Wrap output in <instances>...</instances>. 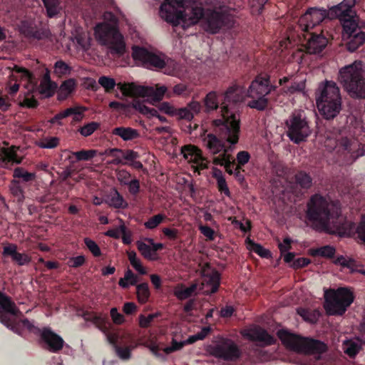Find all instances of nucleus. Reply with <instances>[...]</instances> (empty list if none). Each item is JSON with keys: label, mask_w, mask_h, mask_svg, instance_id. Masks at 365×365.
Instances as JSON below:
<instances>
[{"label": "nucleus", "mask_w": 365, "mask_h": 365, "mask_svg": "<svg viewBox=\"0 0 365 365\" xmlns=\"http://www.w3.org/2000/svg\"><path fill=\"white\" fill-rule=\"evenodd\" d=\"M41 337L49 347V350L56 352L63 346V340L61 336L52 331L50 329L44 328L41 331Z\"/></svg>", "instance_id": "nucleus-21"}, {"label": "nucleus", "mask_w": 365, "mask_h": 365, "mask_svg": "<svg viewBox=\"0 0 365 365\" xmlns=\"http://www.w3.org/2000/svg\"><path fill=\"white\" fill-rule=\"evenodd\" d=\"M103 21L94 27L96 40L106 46L113 54L123 55L125 52V42L118 30V20L110 11L103 15Z\"/></svg>", "instance_id": "nucleus-4"}, {"label": "nucleus", "mask_w": 365, "mask_h": 365, "mask_svg": "<svg viewBox=\"0 0 365 365\" xmlns=\"http://www.w3.org/2000/svg\"><path fill=\"white\" fill-rule=\"evenodd\" d=\"M133 106L135 108L138 109L142 114L146 115L148 118L156 117L158 114V110H155V108H149L140 103H135Z\"/></svg>", "instance_id": "nucleus-54"}, {"label": "nucleus", "mask_w": 365, "mask_h": 365, "mask_svg": "<svg viewBox=\"0 0 365 365\" xmlns=\"http://www.w3.org/2000/svg\"><path fill=\"white\" fill-rule=\"evenodd\" d=\"M22 314L11 299L0 292V322L13 331L21 334L23 329L33 327L27 319H21Z\"/></svg>", "instance_id": "nucleus-8"}, {"label": "nucleus", "mask_w": 365, "mask_h": 365, "mask_svg": "<svg viewBox=\"0 0 365 365\" xmlns=\"http://www.w3.org/2000/svg\"><path fill=\"white\" fill-rule=\"evenodd\" d=\"M244 99L243 91L240 87L230 88L220 101L221 118L216 119L213 124L220 126V136L231 145L238 142L240 131V116L231 110V105Z\"/></svg>", "instance_id": "nucleus-3"}, {"label": "nucleus", "mask_w": 365, "mask_h": 365, "mask_svg": "<svg viewBox=\"0 0 365 365\" xmlns=\"http://www.w3.org/2000/svg\"><path fill=\"white\" fill-rule=\"evenodd\" d=\"M106 202L110 206L115 208H125L128 206V203L125 201L123 196L115 190H113L110 193Z\"/></svg>", "instance_id": "nucleus-34"}, {"label": "nucleus", "mask_w": 365, "mask_h": 365, "mask_svg": "<svg viewBox=\"0 0 365 365\" xmlns=\"http://www.w3.org/2000/svg\"><path fill=\"white\" fill-rule=\"evenodd\" d=\"M118 86L123 95L147 98L153 104L160 101L165 95L169 98L174 96H188L190 93L188 86L184 83L175 85L172 92H168V88L160 84H155V86H143L134 83H119Z\"/></svg>", "instance_id": "nucleus-5"}, {"label": "nucleus", "mask_w": 365, "mask_h": 365, "mask_svg": "<svg viewBox=\"0 0 365 365\" xmlns=\"http://www.w3.org/2000/svg\"><path fill=\"white\" fill-rule=\"evenodd\" d=\"M197 285L192 284L190 287H185L183 285H178L174 289V294L179 299H185L195 293Z\"/></svg>", "instance_id": "nucleus-35"}, {"label": "nucleus", "mask_w": 365, "mask_h": 365, "mask_svg": "<svg viewBox=\"0 0 365 365\" xmlns=\"http://www.w3.org/2000/svg\"><path fill=\"white\" fill-rule=\"evenodd\" d=\"M0 157L3 161L13 162L20 163L21 160L17 159L16 147H0Z\"/></svg>", "instance_id": "nucleus-36"}, {"label": "nucleus", "mask_w": 365, "mask_h": 365, "mask_svg": "<svg viewBox=\"0 0 365 365\" xmlns=\"http://www.w3.org/2000/svg\"><path fill=\"white\" fill-rule=\"evenodd\" d=\"M326 17H328V11L312 8L299 19V24L302 31H308L319 24Z\"/></svg>", "instance_id": "nucleus-16"}, {"label": "nucleus", "mask_w": 365, "mask_h": 365, "mask_svg": "<svg viewBox=\"0 0 365 365\" xmlns=\"http://www.w3.org/2000/svg\"><path fill=\"white\" fill-rule=\"evenodd\" d=\"M112 134L118 135L123 140H131L139 137V133L137 130L130 127H118L112 130Z\"/></svg>", "instance_id": "nucleus-30"}, {"label": "nucleus", "mask_w": 365, "mask_h": 365, "mask_svg": "<svg viewBox=\"0 0 365 365\" xmlns=\"http://www.w3.org/2000/svg\"><path fill=\"white\" fill-rule=\"evenodd\" d=\"M227 152L228 149L224 150V153L213 158L212 163L215 165L224 166L226 172L230 175H232L233 173V170L232 169L231 166L233 165L235 163L232 155Z\"/></svg>", "instance_id": "nucleus-26"}, {"label": "nucleus", "mask_w": 365, "mask_h": 365, "mask_svg": "<svg viewBox=\"0 0 365 365\" xmlns=\"http://www.w3.org/2000/svg\"><path fill=\"white\" fill-rule=\"evenodd\" d=\"M97 153L96 150H82L77 152H73L72 154L78 160H88L93 158Z\"/></svg>", "instance_id": "nucleus-53"}, {"label": "nucleus", "mask_w": 365, "mask_h": 365, "mask_svg": "<svg viewBox=\"0 0 365 365\" xmlns=\"http://www.w3.org/2000/svg\"><path fill=\"white\" fill-rule=\"evenodd\" d=\"M98 125V123L91 122L81 128L79 132L82 135L87 137L93 134L97 130Z\"/></svg>", "instance_id": "nucleus-56"}, {"label": "nucleus", "mask_w": 365, "mask_h": 365, "mask_svg": "<svg viewBox=\"0 0 365 365\" xmlns=\"http://www.w3.org/2000/svg\"><path fill=\"white\" fill-rule=\"evenodd\" d=\"M250 159V155L247 151H240L237 154V165L235 168L236 175L240 173L241 167L247 164Z\"/></svg>", "instance_id": "nucleus-50"}, {"label": "nucleus", "mask_w": 365, "mask_h": 365, "mask_svg": "<svg viewBox=\"0 0 365 365\" xmlns=\"http://www.w3.org/2000/svg\"><path fill=\"white\" fill-rule=\"evenodd\" d=\"M79 46L83 50H88L91 46V38L88 34L82 33L76 37Z\"/></svg>", "instance_id": "nucleus-55"}, {"label": "nucleus", "mask_w": 365, "mask_h": 365, "mask_svg": "<svg viewBox=\"0 0 365 365\" xmlns=\"http://www.w3.org/2000/svg\"><path fill=\"white\" fill-rule=\"evenodd\" d=\"M358 239L365 245V215H362L359 225L356 228Z\"/></svg>", "instance_id": "nucleus-57"}, {"label": "nucleus", "mask_w": 365, "mask_h": 365, "mask_svg": "<svg viewBox=\"0 0 365 365\" xmlns=\"http://www.w3.org/2000/svg\"><path fill=\"white\" fill-rule=\"evenodd\" d=\"M60 143V139L56 136H47L41 138L36 143V145L44 149H53L56 148Z\"/></svg>", "instance_id": "nucleus-38"}, {"label": "nucleus", "mask_w": 365, "mask_h": 365, "mask_svg": "<svg viewBox=\"0 0 365 365\" xmlns=\"http://www.w3.org/2000/svg\"><path fill=\"white\" fill-rule=\"evenodd\" d=\"M136 294L140 303L144 304L150 297V290L147 283H142L136 287Z\"/></svg>", "instance_id": "nucleus-42"}, {"label": "nucleus", "mask_w": 365, "mask_h": 365, "mask_svg": "<svg viewBox=\"0 0 365 365\" xmlns=\"http://www.w3.org/2000/svg\"><path fill=\"white\" fill-rule=\"evenodd\" d=\"M242 335L251 341H257L266 345H270L274 343V337L259 327L244 330Z\"/></svg>", "instance_id": "nucleus-20"}, {"label": "nucleus", "mask_w": 365, "mask_h": 365, "mask_svg": "<svg viewBox=\"0 0 365 365\" xmlns=\"http://www.w3.org/2000/svg\"><path fill=\"white\" fill-rule=\"evenodd\" d=\"M346 46L349 51L353 52L365 42V32L359 31L358 32L346 37Z\"/></svg>", "instance_id": "nucleus-28"}, {"label": "nucleus", "mask_w": 365, "mask_h": 365, "mask_svg": "<svg viewBox=\"0 0 365 365\" xmlns=\"http://www.w3.org/2000/svg\"><path fill=\"white\" fill-rule=\"evenodd\" d=\"M307 217L317 230L339 236L349 235L354 224L341 214L337 201L320 194L312 195L307 205Z\"/></svg>", "instance_id": "nucleus-1"}, {"label": "nucleus", "mask_w": 365, "mask_h": 365, "mask_svg": "<svg viewBox=\"0 0 365 365\" xmlns=\"http://www.w3.org/2000/svg\"><path fill=\"white\" fill-rule=\"evenodd\" d=\"M295 180L303 188H309L312 185V178L304 171H300L296 174Z\"/></svg>", "instance_id": "nucleus-46"}, {"label": "nucleus", "mask_w": 365, "mask_h": 365, "mask_svg": "<svg viewBox=\"0 0 365 365\" xmlns=\"http://www.w3.org/2000/svg\"><path fill=\"white\" fill-rule=\"evenodd\" d=\"M138 281V277L130 269L125 271L124 277L119 280V285L123 288H128L135 285Z\"/></svg>", "instance_id": "nucleus-39"}, {"label": "nucleus", "mask_w": 365, "mask_h": 365, "mask_svg": "<svg viewBox=\"0 0 365 365\" xmlns=\"http://www.w3.org/2000/svg\"><path fill=\"white\" fill-rule=\"evenodd\" d=\"M356 0H344L339 4L332 6L328 11V18L339 19L340 21L349 18H354L355 11L353 8Z\"/></svg>", "instance_id": "nucleus-18"}, {"label": "nucleus", "mask_w": 365, "mask_h": 365, "mask_svg": "<svg viewBox=\"0 0 365 365\" xmlns=\"http://www.w3.org/2000/svg\"><path fill=\"white\" fill-rule=\"evenodd\" d=\"M103 158V160H106L107 164L118 165L122 163L123 150L118 148L107 149L103 153H100Z\"/></svg>", "instance_id": "nucleus-27"}, {"label": "nucleus", "mask_w": 365, "mask_h": 365, "mask_svg": "<svg viewBox=\"0 0 365 365\" xmlns=\"http://www.w3.org/2000/svg\"><path fill=\"white\" fill-rule=\"evenodd\" d=\"M215 126L217 128L220 138H217L213 134H208L203 139V143L205 147L214 155L219 153L222 150L224 152V150L226 148H225L223 141L227 142L225 139L222 138L220 136V126ZM227 143L229 142L227 141Z\"/></svg>", "instance_id": "nucleus-22"}, {"label": "nucleus", "mask_w": 365, "mask_h": 365, "mask_svg": "<svg viewBox=\"0 0 365 365\" xmlns=\"http://www.w3.org/2000/svg\"><path fill=\"white\" fill-rule=\"evenodd\" d=\"M202 281L201 289L205 294L215 292L220 285V274L208 265H206L202 270Z\"/></svg>", "instance_id": "nucleus-17"}, {"label": "nucleus", "mask_w": 365, "mask_h": 365, "mask_svg": "<svg viewBox=\"0 0 365 365\" xmlns=\"http://www.w3.org/2000/svg\"><path fill=\"white\" fill-rule=\"evenodd\" d=\"M205 9L197 0H165L160 6V16L174 26H194L202 20Z\"/></svg>", "instance_id": "nucleus-2"}, {"label": "nucleus", "mask_w": 365, "mask_h": 365, "mask_svg": "<svg viewBox=\"0 0 365 365\" xmlns=\"http://www.w3.org/2000/svg\"><path fill=\"white\" fill-rule=\"evenodd\" d=\"M247 248L262 257L269 258L271 257L270 252L268 250L264 249L262 246L259 244L255 243L250 239L247 240Z\"/></svg>", "instance_id": "nucleus-44"}, {"label": "nucleus", "mask_w": 365, "mask_h": 365, "mask_svg": "<svg viewBox=\"0 0 365 365\" xmlns=\"http://www.w3.org/2000/svg\"><path fill=\"white\" fill-rule=\"evenodd\" d=\"M324 309L329 315H342L354 302L353 292L346 287L329 289L324 293Z\"/></svg>", "instance_id": "nucleus-11"}, {"label": "nucleus", "mask_w": 365, "mask_h": 365, "mask_svg": "<svg viewBox=\"0 0 365 365\" xmlns=\"http://www.w3.org/2000/svg\"><path fill=\"white\" fill-rule=\"evenodd\" d=\"M158 316L157 314H151L145 317L144 315L139 316V326L142 328H147L150 326V323Z\"/></svg>", "instance_id": "nucleus-64"}, {"label": "nucleus", "mask_w": 365, "mask_h": 365, "mask_svg": "<svg viewBox=\"0 0 365 365\" xmlns=\"http://www.w3.org/2000/svg\"><path fill=\"white\" fill-rule=\"evenodd\" d=\"M132 56L139 64L148 68H163L164 73L168 75H176L178 65L173 60H167L155 53L148 51L147 49L138 46L133 47Z\"/></svg>", "instance_id": "nucleus-10"}, {"label": "nucleus", "mask_w": 365, "mask_h": 365, "mask_svg": "<svg viewBox=\"0 0 365 365\" xmlns=\"http://www.w3.org/2000/svg\"><path fill=\"white\" fill-rule=\"evenodd\" d=\"M344 352L350 357L355 356L361 349V344L358 339H348L342 344Z\"/></svg>", "instance_id": "nucleus-32"}, {"label": "nucleus", "mask_w": 365, "mask_h": 365, "mask_svg": "<svg viewBox=\"0 0 365 365\" xmlns=\"http://www.w3.org/2000/svg\"><path fill=\"white\" fill-rule=\"evenodd\" d=\"M305 88V83L304 81L294 82L287 89H284V92L288 94H292L297 92H302Z\"/></svg>", "instance_id": "nucleus-60"}, {"label": "nucleus", "mask_w": 365, "mask_h": 365, "mask_svg": "<svg viewBox=\"0 0 365 365\" xmlns=\"http://www.w3.org/2000/svg\"><path fill=\"white\" fill-rule=\"evenodd\" d=\"M205 105L207 110H215L219 106V97L215 92H210L205 98Z\"/></svg>", "instance_id": "nucleus-45"}, {"label": "nucleus", "mask_w": 365, "mask_h": 365, "mask_svg": "<svg viewBox=\"0 0 365 365\" xmlns=\"http://www.w3.org/2000/svg\"><path fill=\"white\" fill-rule=\"evenodd\" d=\"M86 321H91L98 327L100 328L101 325L103 323V319L96 313H86L83 315Z\"/></svg>", "instance_id": "nucleus-63"}, {"label": "nucleus", "mask_w": 365, "mask_h": 365, "mask_svg": "<svg viewBox=\"0 0 365 365\" xmlns=\"http://www.w3.org/2000/svg\"><path fill=\"white\" fill-rule=\"evenodd\" d=\"M327 40L322 35H313L307 43V51L309 53L321 52L327 46Z\"/></svg>", "instance_id": "nucleus-23"}, {"label": "nucleus", "mask_w": 365, "mask_h": 365, "mask_svg": "<svg viewBox=\"0 0 365 365\" xmlns=\"http://www.w3.org/2000/svg\"><path fill=\"white\" fill-rule=\"evenodd\" d=\"M297 312L305 321L310 323H315L320 315L317 310L309 311L304 309H299Z\"/></svg>", "instance_id": "nucleus-47"}, {"label": "nucleus", "mask_w": 365, "mask_h": 365, "mask_svg": "<svg viewBox=\"0 0 365 365\" xmlns=\"http://www.w3.org/2000/svg\"><path fill=\"white\" fill-rule=\"evenodd\" d=\"M340 21L341 22L343 26L344 39L360 31V29L358 26V24L356 21V20H354V18H349L344 20H341Z\"/></svg>", "instance_id": "nucleus-33"}, {"label": "nucleus", "mask_w": 365, "mask_h": 365, "mask_svg": "<svg viewBox=\"0 0 365 365\" xmlns=\"http://www.w3.org/2000/svg\"><path fill=\"white\" fill-rule=\"evenodd\" d=\"M214 354L225 360H233L239 357L240 351L233 341L226 340L215 348Z\"/></svg>", "instance_id": "nucleus-19"}, {"label": "nucleus", "mask_w": 365, "mask_h": 365, "mask_svg": "<svg viewBox=\"0 0 365 365\" xmlns=\"http://www.w3.org/2000/svg\"><path fill=\"white\" fill-rule=\"evenodd\" d=\"M84 108L82 107H72L68 108L59 113L56 114L52 119H51L50 122L51 123H55L58 120H61L63 118H67L68 116L73 115V120L76 121H79L82 119V115L84 111Z\"/></svg>", "instance_id": "nucleus-24"}, {"label": "nucleus", "mask_w": 365, "mask_h": 365, "mask_svg": "<svg viewBox=\"0 0 365 365\" xmlns=\"http://www.w3.org/2000/svg\"><path fill=\"white\" fill-rule=\"evenodd\" d=\"M277 335L286 347L299 353L320 354L327 350V344L321 341L301 337L286 330L278 331Z\"/></svg>", "instance_id": "nucleus-9"}, {"label": "nucleus", "mask_w": 365, "mask_h": 365, "mask_svg": "<svg viewBox=\"0 0 365 365\" xmlns=\"http://www.w3.org/2000/svg\"><path fill=\"white\" fill-rule=\"evenodd\" d=\"M71 71V67L62 60L57 61L53 66V72L58 77L68 76Z\"/></svg>", "instance_id": "nucleus-40"}, {"label": "nucleus", "mask_w": 365, "mask_h": 365, "mask_svg": "<svg viewBox=\"0 0 365 365\" xmlns=\"http://www.w3.org/2000/svg\"><path fill=\"white\" fill-rule=\"evenodd\" d=\"M339 81L351 97L365 98V67L361 61L341 68Z\"/></svg>", "instance_id": "nucleus-7"}, {"label": "nucleus", "mask_w": 365, "mask_h": 365, "mask_svg": "<svg viewBox=\"0 0 365 365\" xmlns=\"http://www.w3.org/2000/svg\"><path fill=\"white\" fill-rule=\"evenodd\" d=\"M316 103L320 114L326 119L335 118L341 109L339 88L334 81L321 83L316 92Z\"/></svg>", "instance_id": "nucleus-6"}, {"label": "nucleus", "mask_w": 365, "mask_h": 365, "mask_svg": "<svg viewBox=\"0 0 365 365\" xmlns=\"http://www.w3.org/2000/svg\"><path fill=\"white\" fill-rule=\"evenodd\" d=\"M210 331V327H204L202 329V330L197 333L196 334H194L192 336H190L186 339L185 341V344H191L198 340H202L205 339L207 335L209 334Z\"/></svg>", "instance_id": "nucleus-52"}, {"label": "nucleus", "mask_w": 365, "mask_h": 365, "mask_svg": "<svg viewBox=\"0 0 365 365\" xmlns=\"http://www.w3.org/2000/svg\"><path fill=\"white\" fill-rule=\"evenodd\" d=\"M287 136L295 143L306 140L311 134V130L307 121L301 111H295L286 122Z\"/></svg>", "instance_id": "nucleus-13"}, {"label": "nucleus", "mask_w": 365, "mask_h": 365, "mask_svg": "<svg viewBox=\"0 0 365 365\" xmlns=\"http://www.w3.org/2000/svg\"><path fill=\"white\" fill-rule=\"evenodd\" d=\"M77 82L74 78H68L62 82L57 91L58 99L63 101L70 96L76 88Z\"/></svg>", "instance_id": "nucleus-25"}, {"label": "nucleus", "mask_w": 365, "mask_h": 365, "mask_svg": "<svg viewBox=\"0 0 365 365\" xmlns=\"http://www.w3.org/2000/svg\"><path fill=\"white\" fill-rule=\"evenodd\" d=\"M46 8L47 16L53 18L57 16L62 10L60 0H42Z\"/></svg>", "instance_id": "nucleus-31"}, {"label": "nucleus", "mask_w": 365, "mask_h": 365, "mask_svg": "<svg viewBox=\"0 0 365 365\" xmlns=\"http://www.w3.org/2000/svg\"><path fill=\"white\" fill-rule=\"evenodd\" d=\"M224 21L225 15L220 9L206 8L200 26L205 31L216 34L224 25Z\"/></svg>", "instance_id": "nucleus-14"}, {"label": "nucleus", "mask_w": 365, "mask_h": 365, "mask_svg": "<svg viewBox=\"0 0 365 365\" xmlns=\"http://www.w3.org/2000/svg\"><path fill=\"white\" fill-rule=\"evenodd\" d=\"M158 109L160 111L170 116H175L176 112V108L168 102L161 103L158 106Z\"/></svg>", "instance_id": "nucleus-61"}, {"label": "nucleus", "mask_w": 365, "mask_h": 365, "mask_svg": "<svg viewBox=\"0 0 365 365\" xmlns=\"http://www.w3.org/2000/svg\"><path fill=\"white\" fill-rule=\"evenodd\" d=\"M56 88V83L51 81L48 74H46L40 83L38 91L42 96L48 98L54 94Z\"/></svg>", "instance_id": "nucleus-29"}, {"label": "nucleus", "mask_w": 365, "mask_h": 365, "mask_svg": "<svg viewBox=\"0 0 365 365\" xmlns=\"http://www.w3.org/2000/svg\"><path fill=\"white\" fill-rule=\"evenodd\" d=\"M165 219L166 216L165 215L158 214L149 218L148 221L144 223V226L148 230H153L156 228Z\"/></svg>", "instance_id": "nucleus-48"}, {"label": "nucleus", "mask_w": 365, "mask_h": 365, "mask_svg": "<svg viewBox=\"0 0 365 365\" xmlns=\"http://www.w3.org/2000/svg\"><path fill=\"white\" fill-rule=\"evenodd\" d=\"M312 256H320L322 257L330 258L335 254V248L330 245L323 246L319 248H312L309 250Z\"/></svg>", "instance_id": "nucleus-37"}, {"label": "nucleus", "mask_w": 365, "mask_h": 365, "mask_svg": "<svg viewBox=\"0 0 365 365\" xmlns=\"http://www.w3.org/2000/svg\"><path fill=\"white\" fill-rule=\"evenodd\" d=\"M175 116L178 117L179 119L191 120L193 118V113H192L187 107L179 109L176 108Z\"/></svg>", "instance_id": "nucleus-58"}, {"label": "nucleus", "mask_w": 365, "mask_h": 365, "mask_svg": "<svg viewBox=\"0 0 365 365\" xmlns=\"http://www.w3.org/2000/svg\"><path fill=\"white\" fill-rule=\"evenodd\" d=\"M138 344H131L127 346H115V351L117 356L123 359L128 360L131 357V351L137 347Z\"/></svg>", "instance_id": "nucleus-43"}, {"label": "nucleus", "mask_w": 365, "mask_h": 365, "mask_svg": "<svg viewBox=\"0 0 365 365\" xmlns=\"http://www.w3.org/2000/svg\"><path fill=\"white\" fill-rule=\"evenodd\" d=\"M98 83L106 93L111 92L116 85L115 81L113 78L105 76L99 78Z\"/></svg>", "instance_id": "nucleus-51"}, {"label": "nucleus", "mask_w": 365, "mask_h": 365, "mask_svg": "<svg viewBox=\"0 0 365 365\" xmlns=\"http://www.w3.org/2000/svg\"><path fill=\"white\" fill-rule=\"evenodd\" d=\"M13 176L16 178H22L25 182L32 181L36 178L35 173H29L21 168H15Z\"/></svg>", "instance_id": "nucleus-49"}, {"label": "nucleus", "mask_w": 365, "mask_h": 365, "mask_svg": "<svg viewBox=\"0 0 365 365\" xmlns=\"http://www.w3.org/2000/svg\"><path fill=\"white\" fill-rule=\"evenodd\" d=\"M142 345L148 348L156 357L160 356L159 351L161 350L162 349L160 347V345L155 341L150 340L147 342L143 343Z\"/></svg>", "instance_id": "nucleus-59"}, {"label": "nucleus", "mask_w": 365, "mask_h": 365, "mask_svg": "<svg viewBox=\"0 0 365 365\" xmlns=\"http://www.w3.org/2000/svg\"><path fill=\"white\" fill-rule=\"evenodd\" d=\"M110 317L115 324L120 325L125 321L124 316L118 312L117 308L113 307L110 312Z\"/></svg>", "instance_id": "nucleus-62"}, {"label": "nucleus", "mask_w": 365, "mask_h": 365, "mask_svg": "<svg viewBox=\"0 0 365 365\" xmlns=\"http://www.w3.org/2000/svg\"><path fill=\"white\" fill-rule=\"evenodd\" d=\"M272 88L269 81L262 77H257L253 81L248 89V97L252 98L248 106L258 110H264L268 105L266 96L270 93Z\"/></svg>", "instance_id": "nucleus-12"}, {"label": "nucleus", "mask_w": 365, "mask_h": 365, "mask_svg": "<svg viewBox=\"0 0 365 365\" xmlns=\"http://www.w3.org/2000/svg\"><path fill=\"white\" fill-rule=\"evenodd\" d=\"M137 246L138 250L145 258L150 260H155L158 258L157 254H154L150 245L143 242H138Z\"/></svg>", "instance_id": "nucleus-41"}, {"label": "nucleus", "mask_w": 365, "mask_h": 365, "mask_svg": "<svg viewBox=\"0 0 365 365\" xmlns=\"http://www.w3.org/2000/svg\"><path fill=\"white\" fill-rule=\"evenodd\" d=\"M184 159L192 164L195 171L200 172L207 168L208 161L202 155V151L195 145H186L181 148Z\"/></svg>", "instance_id": "nucleus-15"}]
</instances>
